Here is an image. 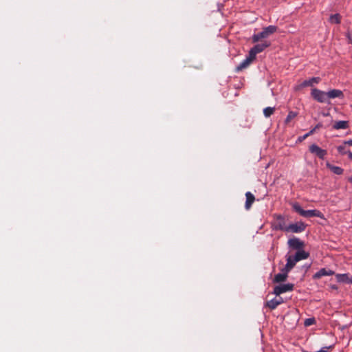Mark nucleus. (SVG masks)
I'll use <instances>...</instances> for the list:
<instances>
[{
    "instance_id": "a878e982",
    "label": "nucleus",
    "mask_w": 352,
    "mask_h": 352,
    "mask_svg": "<svg viewBox=\"0 0 352 352\" xmlns=\"http://www.w3.org/2000/svg\"><path fill=\"white\" fill-rule=\"evenodd\" d=\"M346 144H344V143L343 145H340L337 147V149H338L339 153H340L342 155H344L346 153L347 151L346 148Z\"/></svg>"
},
{
    "instance_id": "393cba45",
    "label": "nucleus",
    "mask_w": 352,
    "mask_h": 352,
    "mask_svg": "<svg viewBox=\"0 0 352 352\" xmlns=\"http://www.w3.org/2000/svg\"><path fill=\"white\" fill-rule=\"evenodd\" d=\"M296 116H297V113L296 112L289 111L288 115H287V118H286L285 122L288 123L292 119H294Z\"/></svg>"
},
{
    "instance_id": "f3484780",
    "label": "nucleus",
    "mask_w": 352,
    "mask_h": 352,
    "mask_svg": "<svg viewBox=\"0 0 352 352\" xmlns=\"http://www.w3.org/2000/svg\"><path fill=\"white\" fill-rule=\"evenodd\" d=\"M327 93L328 100L329 99L340 98L343 96L342 91L339 89H332L329 91H327Z\"/></svg>"
},
{
    "instance_id": "f704fd0d",
    "label": "nucleus",
    "mask_w": 352,
    "mask_h": 352,
    "mask_svg": "<svg viewBox=\"0 0 352 352\" xmlns=\"http://www.w3.org/2000/svg\"><path fill=\"white\" fill-rule=\"evenodd\" d=\"M331 288L333 289H338L336 285H332Z\"/></svg>"
},
{
    "instance_id": "72a5a7b5",
    "label": "nucleus",
    "mask_w": 352,
    "mask_h": 352,
    "mask_svg": "<svg viewBox=\"0 0 352 352\" xmlns=\"http://www.w3.org/2000/svg\"><path fill=\"white\" fill-rule=\"evenodd\" d=\"M322 125L320 124H317L314 128H316V130L319 129Z\"/></svg>"
},
{
    "instance_id": "6ab92c4d",
    "label": "nucleus",
    "mask_w": 352,
    "mask_h": 352,
    "mask_svg": "<svg viewBox=\"0 0 352 352\" xmlns=\"http://www.w3.org/2000/svg\"><path fill=\"white\" fill-rule=\"evenodd\" d=\"M327 166L335 174L342 175L343 173V169L339 166L331 165L329 163L327 164Z\"/></svg>"
},
{
    "instance_id": "2eb2a0df",
    "label": "nucleus",
    "mask_w": 352,
    "mask_h": 352,
    "mask_svg": "<svg viewBox=\"0 0 352 352\" xmlns=\"http://www.w3.org/2000/svg\"><path fill=\"white\" fill-rule=\"evenodd\" d=\"M297 261H294V257L293 256H287V263L285 266L283 267L285 271L290 272L296 265Z\"/></svg>"
},
{
    "instance_id": "cd10ccee",
    "label": "nucleus",
    "mask_w": 352,
    "mask_h": 352,
    "mask_svg": "<svg viewBox=\"0 0 352 352\" xmlns=\"http://www.w3.org/2000/svg\"><path fill=\"white\" fill-rule=\"evenodd\" d=\"M307 137H309V134H305L303 136H300L298 138V140L300 142L301 141H303L304 140H305Z\"/></svg>"
},
{
    "instance_id": "7ed1b4c3",
    "label": "nucleus",
    "mask_w": 352,
    "mask_h": 352,
    "mask_svg": "<svg viewBox=\"0 0 352 352\" xmlns=\"http://www.w3.org/2000/svg\"><path fill=\"white\" fill-rule=\"evenodd\" d=\"M311 95L313 97V98L318 101V102H329L327 93L325 91L314 88L312 89Z\"/></svg>"
},
{
    "instance_id": "7c9ffc66",
    "label": "nucleus",
    "mask_w": 352,
    "mask_h": 352,
    "mask_svg": "<svg viewBox=\"0 0 352 352\" xmlns=\"http://www.w3.org/2000/svg\"><path fill=\"white\" fill-rule=\"evenodd\" d=\"M316 131V128H314L312 130H311L309 133L307 134H309V136L311 134H313Z\"/></svg>"
},
{
    "instance_id": "473e14b6",
    "label": "nucleus",
    "mask_w": 352,
    "mask_h": 352,
    "mask_svg": "<svg viewBox=\"0 0 352 352\" xmlns=\"http://www.w3.org/2000/svg\"><path fill=\"white\" fill-rule=\"evenodd\" d=\"M349 39L352 43V33L349 34Z\"/></svg>"
},
{
    "instance_id": "423d86ee",
    "label": "nucleus",
    "mask_w": 352,
    "mask_h": 352,
    "mask_svg": "<svg viewBox=\"0 0 352 352\" xmlns=\"http://www.w3.org/2000/svg\"><path fill=\"white\" fill-rule=\"evenodd\" d=\"M276 221L274 223V229L286 232L287 226L285 225V221L283 216L275 214Z\"/></svg>"
},
{
    "instance_id": "4468645a",
    "label": "nucleus",
    "mask_w": 352,
    "mask_h": 352,
    "mask_svg": "<svg viewBox=\"0 0 352 352\" xmlns=\"http://www.w3.org/2000/svg\"><path fill=\"white\" fill-rule=\"evenodd\" d=\"M271 43L267 41H264L262 43L257 44L252 47V50L256 53L262 52L265 48L270 47Z\"/></svg>"
},
{
    "instance_id": "aec40b11",
    "label": "nucleus",
    "mask_w": 352,
    "mask_h": 352,
    "mask_svg": "<svg viewBox=\"0 0 352 352\" xmlns=\"http://www.w3.org/2000/svg\"><path fill=\"white\" fill-rule=\"evenodd\" d=\"M252 63L245 58L243 60L236 68V72L242 71L243 69L247 68Z\"/></svg>"
},
{
    "instance_id": "1a4fd4ad",
    "label": "nucleus",
    "mask_w": 352,
    "mask_h": 352,
    "mask_svg": "<svg viewBox=\"0 0 352 352\" xmlns=\"http://www.w3.org/2000/svg\"><path fill=\"white\" fill-rule=\"evenodd\" d=\"M283 302V300L282 297H276L272 300L267 301L265 303V306L267 307L271 310L275 309L279 305Z\"/></svg>"
},
{
    "instance_id": "5701e85b",
    "label": "nucleus",
    "mask_w": 352,
    "mask_h": 352,
    "mask_svg": "<svg viewBox=\"0 0 352 352\" xmlns=\"http://www.w3.org/2000/svg\"><path fill=\"white\" fill-rule=\"evenodd\" d=\"M275 109L274 107H266L263 109V114L266 118L270 117L274 112Z\"/></svg>"
},
{
    "instance_id": "39448f33",
    "label": "nucleus",
    "mask_w": 352,
    "mask_h": 352,
    "mask_svg": "<svg viewBox=\"0 0 352 352\" xmlns=\"http://www.w3.org/2000/svg\"><path fill=\"white\" fill-rule=\"evenodd\" d=\"M294 285L292 283L279 285L274 288L273 293L276 296H280L281 294L293 291Z\"/></svg>"
},
{
    "instance_id": "9d476101",
    "label": "nucleus",
    "mask_w": 352,
    "mask_h": 352,
    "mask_svg": "<svg viewBox=\"0 0 352 352\" xmlns=\"http://www.w3.org/2000/svg\"><path fill=\"white\" fill-rule=\"evenodd\" d=\"M334 274H335V272L333 270H327L326 268H322L318 272H317L316 274H314L313 278L314 279H320L322 276H331V275H333Z\"/></svg>"
},
{
    "instance_id": "2f4dec72",
    "label": "nucleus",
    "mask_w": 352,
    "mask_h": 352,
    "mask_svg": "<svg viewBox=\"0 0 352 352\" xmlns=\"http://www.w3.org/2000/svg\"><path fill=\"white\" fill-rule=\"evenodd\" d=\"M316 131V128H314L312 130H311L309 133L307 134H309V136L311 134H313Z\"/></svg>"
},
{
    "instance_id": "20e7f679",
    "label": "nucleus",
    "mask_w": 352,
    "mask_h": 352,
    "mask_svg": "<svg viewBox=\"0 0 352 352\" xmlns=\"http://www.w3.org/2000/svg\"><path fill=\"white\" fill-rule=\"evenodd\" d=\"M307 225L302 221L291 223L287 226L286 232L301 233L305 230Z\"/></svg>"
},
{
    "instance_id": "f257e3e1",
    "label": "nucleus",
    "mask_w": 352,
    "mask_h": 352,
    "mask_svg": "<svg viewBox=\"0 0 352 352\" xmlns=\"http://www.w3.org/2000/svg\"><path fill=\"white\" fill-rule=\"evenodd\" d=\"M292 208L295 212H298L300 215L304 217H317L320 218H323V214L320 211L318 210H305L297 202L292 204Z\"/></svg>"
},
{
    "instance_id": "dca6fc26",
    "label": "nucleus",
    "mask_w": 352,
    "mask_h": 352,
    "mask_svg": "<svg viewBox=\"0 0 352 352\" xmlns=\"http://www.w3.org/2000/svg\"><path fill=\"white\" fill-rule=\"evenodd\" d=\"M320 80V78L318 77H313L309 80H304L301 84V87L313 86L314 84H318Z\"/></svg>"
},
{
    "instance_id": "9b49d317",
    "label": "nucleus",
    "mask_w": 352,
    "mask_h": 352,
    "mask_svg": "<svg viewBox=\"0 0 352 352\" xmlns=\"http://www.w3.org/2000/svg\"><path fill=\"white\" fill-rule=\"evenodd\" d=\"M293 256L294 257V261L298 262L300 261L307 259L309 256V253L301 249L300 250H297Z\"/></svg>"
},
{
    "instance_id": "a211bd4d",
    "label": "nucleus",
    "mask_w": 352,
    "mask_h": 352,
    "mask_svg": "<svg viewBox=\"0 0 352 352\" xmlns=\"http://www.w3.org/2000/svg\"><path fill=\"white\" fill-rule=\"evenodd\" d=\"M349 127V122L348 121L344 120H340L338 122H336L333 124V128L335 129H345Z\"/></svg>"
},
{
    "instance_id": "c756f323",
    "label": "nucleus",
    "mask_w": 352,
    "mask_h": 352,
    "mask_svg": "<svg viewBox=\"0 0 352 352\" xmlns=\"http://www.w3.org/2000/svg\"><path fill=\"white\" fill-rule=\"evenodd\" d=\"M348 154L349 157L352 160V153L350 151H346V153Z\"/></svg>"
},
{
    "instance_id": "e433bc0d",
    "label": "nucleus",
    "mask_w": 352,
    "mask_h": 352,
    "mask_svg": "<svg viewBox=\"0 0 352 352\" xmlns=\"http://www.w3.org/2000/svg\"><path fill=\"white\" fill-rule=\"evenodd\" d=\"M349 181H350L351 182H352V178H351V179H349Z\"/></svg>"
},
{
    "instance_id": "ddd939ff",
    "label": "nucleus",
    "mask_w": 352,
    "mask_h": 352,
    "mask_svg": "<svg viewBox=\"0 0 352 352\" xmlns=\"http://www.w3.org/2000/svg\"><path fill=\"white\" fill-rule=\"evenodd\" d=\"M245 197H246V201H245V208L247 210H248L251 208L252 204L254 202L255 197L252 192H247L245 193Z\"/></svg>"
},
{
    "instance_id": "412c9836",
    "label": "nucleus",
    "mask_w": 352,
    "mask_h": 352,
    "mask_svg": "<svg viewBox=\"0 0 352 352\" xmlns=\"http://www.w3.org/2000/svg\"><path fill=\"white\" fill-rule=\"evenodd\" d=\"M336 277L340 283H348L349 280V276L347 274H337Z\"/></svg>"
},
{
    "instance_id": "c85d7f7f",
    "label": "nucleus",
    "mask_w": 352,
    "mask_h": 352,
    "mask_svg": "<svg viewBox=\"0 0 352 352\" xmlns=\"http://www.w3.org/2000/svg\"><path fill=\"white\" fill-rule=\"evenodd\" d=\"M344 144L352 146V140L344 141Z\"/></svg>"
},
{
    "instance_id": "b1692460",
    "label": "nucleus",
    "mask_w": 352,
    "mask_h": 352,
    "mask_svg": "<svg viewBox=\"0 0 352 352\" xmlns=\"http://www.w3.org/2000/svg\"><path fill=\"white\" fill-rule=\"evenodd\" d=\"M256 53L252 50V48L250 50L248 56L246 57L248 60H249L251 63L256 58Z\"/></svg>"
},
{
    "instance_id": "4be33fe9",
    "label": "nucleus",
    "mask_w": 352,
    "mask_h": 352,
    "mask_svg": "<svg viewBox=\"0 0 352 352\" xmlns=\"http://www.w3.org/2000/svg\"><path fill=\"white\" fill-rule=\"evenodd\" d=\"M341 16L339 14H331L329 17L331 23L339 24L340 23Z\"/></svg>"
},
{
    "instance_id": "c9c22d12",
    "label": "nucleus",
    "mask_w": 352,
    "mask_h": 352,
    "mask_svg": "<svg viewBox=\"0 0 352 352\" xmlns=\"http://www.w3.org/2000/svg\"><path fill=\"white\" fill-rule=\"evenodd\" d=\"M348 283H352V277H349Z\"/></svg>"
},
{
    "instance_id": "0eeeda50",
    "label": "nucleus",
    "mask_w": 352,
    "mask_h": 352,
    "mask_svg": "<svg viewBox=\"0 0 352 352\" xmlns=\"http://www.w3.org/2000/svg\"><path fill=\"white\" fill-rule=\"evenodd\" d=\"M287 245L290 248L296 250H300L305 246L304 242L295 236L287 241Z\"/></svg>"
},
{
    "instance_id": "f03ea898",
    "label": "nucleus",
    "mask_w": 352,
    "mask_h": 352,
    "mask_svg": "<svg viewBox=\"0 0 352 352\" xmlns=\"http://www.w3.org/2000/svg\"><path fill=\"white\" fill-rule=\"evenodd\" d=\"M277 30V27L275 25H269L267 27H265L263 29V31L258 33L254 34L252 37V40L253 43H257L261 39L267 38L270 35L276 32Z\"/></svg>"
},
{
    "instance_id": "6e6552de",
    "label": "nucleus",
    "mask_w": 352,
    "mask_h": 352,
    "mask_svg": "<svg viewBox=\"0 0 352 352\" xmlns=\"http://www.w3.org/2000/svg\"><path fill=\"white\" fill-rule=\"evenodd\" d=\"M309 151L311 153L315 154L317 157H318L320 159L323 160L325 157V155L327 154V152L326 150L322 149L316 144H312L309 146Z\"/></svg>"
},
{
    "instance_id": "f8f14e48",
    "label": "nucleus",
    "mask_w": 352,
    "mask_h": 352,
    "mask_svg": "<svg viewBox=\"0 0 352 352\" xmlns=\"http://www.w3.org/2000/svg\"><path fill=\"white\" fill-rule=\"evenodd\" d=\"M289 272L285 271V269L281 270V272L275 275L274 278V283H282L287 280Z\"/></svg>"
},
{
    "instance_id": "bb28decb",
    "label": "nucleus",
    "mask_w": 352,
    "mask_h": 352,
    "mask_svg": "<svg viewBox=\"0 0 352 352\" xmlns=\"http://www.w3.org/2000/svg\"><path fill=\"white\" fill-rule=\"evenodd\" d=\"M315 322V319L314 318H307L305 322H304V324L305 327H309L311 325H312L313 324H314Z\"/></svg>"
}]
</instances>
